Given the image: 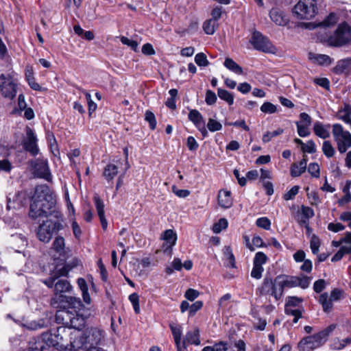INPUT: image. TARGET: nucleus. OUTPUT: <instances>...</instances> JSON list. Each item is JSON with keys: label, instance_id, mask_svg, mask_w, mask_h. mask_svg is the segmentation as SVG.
<instances>
[{"label": "nucleus", "instance_id": "473e14b6", "mask_svg": "<svg viewBox=\"0 0 351 351\" xmlns=\"http://www.w3.org/2000/svg\"><path fill=\"white\" fill-rule=\"evenodd\" d=\"M224 66L237 74H242V68L231 58H226L223 63Z\"/></svg>", "mask_w": 351, "mask_h": 351}, {"label": "nucleus", "instance_id": "c03bdc74", "mask_svg": "<svg viewBox=\"0 0 351 351\" xmlns=\"http://www.w3.org/2000/svg\"><path fill=\"white\" fill-rule=\"evenodd\" d=\"M284 130L282 128H278L276 130H274L273 132H267L263 136V142L265 143H268L269 141H271L272 138L282 134Z\"/></svg>", "mask_w": 351, "mask_h": 351}, {"label": "nucleus", "instance_id": "0eeeda50", "mask_svg": "<svg viewBox=\"0 0 351 351\" xmlns=\"http://www.w3.org/2000/svg\"><path fill=\"white\" fill-rule=\"evenodd\" d=\"M315 0H300L294 6L293 12L299 19L310 20L317 14Z\"/></svg>", "mask_w": 351, "mask_h": 351}, {"label": "nucleus", "instance_id": "a211bd4d", "mask_svg": "<svg viewBox=\"0 0 351 351\" xmlns=\"http://www.w3.org/2000/svg\"><path fill=\"white\" fill-rule=\"evenodd\" d=\"M269 17L271 20L279 26H285L289 23V18L280 9L273 8L269 12Z\"/></svg>", "mask_w": 351, "mask_h": 351}, {"label": "nucleus", "instance_id": "cd10ccee", "mask_svg": "<svg viewBox=\"0 0 351 351\" xmlns=\"http://www.w3.org/2000/svg\"><path fill=\"white\" fill-rule=\"evenodd\" d=\"M49 321L47 319H39L37 321H32L26 324H23V327H26L29 330H38L47 327Z\"/></svg>", "mask_w": 351, "mask_h": 351}, {"label": "nucleus", "instance_id": "a878e982", "mask_svg": "<svg viewBox=\"0 0 351 351\" xmlns=\"http://www.w3.org/2000/svg\"><path fill=\"white\" fill-rule=\"evenodd\" d=\"M218 202L221 207L229 208L232 205L231 193L228 191H220L218 195Z\"/></svg>", "mask_w": 351, "mask_h": 351}, {"label": "nucleus", "instance_id": "4c0bfd02", "mask_svg": "<svg viewBox=\"0 0 351 351\" xmlns=\"http://www.w3.org/2000/svg\"><path fill=\"white\" fill-rule=\"evenodd\" d=\"M228 220L225 218H221L217 223H214L213 231L215 233H219L223 230H225L228 227Z\"/></svg>", "mask_w": 351, "mask_h": 351}, {"label": "nucleus", "instance_id": "aec40b11", "mask_svg": "<svg viewBox=\"0 0 351 351\" xmlns=\"http://www.w3.org/2000/svg\"><path fill=\"white\" fill-rule=\"evenodd\" d=\"M59 302L62 304H67V308L73 309V313L80 312L81 308L84 306L80 298L73 296H64V298H62V299H61V300L59 301Z\"/></svg>", "mask_w": 351, "mask_h": 351}, {"label": "nucleus", "instance_id": "de8ad7c7", "mask_svg": "<svg viewBox=\"0 0 351 351\" xmlns=\"http://www.w3.org/2000/svg\"><path fill=\"white\" fill-rule=\"evenodd\" d=\"M145 119L149 123V128L154 130L156 126V120L154 114L151 111H146L145 114Z\"/></svg>", "mask_w": 351, "mask_h": 351}, {"label": "nucleus", "instance_id": "2f4dec72", "mask_svg": "<svg viewBox=\"0 0 351 351\" xmlns=\"http://www.w3.org/2000/svg\"><path fill=\"white\" fill-rule=\"evenodd\" d=\"M118 173V167L113 164L108 165L104 171V176L108 181L112 180Z\"/></svg>", "mask_w": 351, "mask_h": 351}, {"label": "nucleus", "instance_id": "8fccbe9b", "mask_svg": "<svg viewBox=\"0 0 351 351\" xmlns=\"http://www.w3.org/2000/svg\"><path fill=\"white\" fill-rule=\"evenodd\" d=\"M195 62L199 66H206L209 64L207 57L204 53H198L196 54Z\"/></svg>", "mask_w": 351, "mask_h": 351}, {"label": "nucleus", "instance_id": "72a5a7b5", "mask_svg": "<svg viewBox=\"0 0 351 351\" xmlns=\"http://www.w3.org/2000/svg\"><path fill=\"white\" fill-rule=\"evenodd\" d=\"M217 27V22L213 19L206 20L203 24V29L208 35H213Z\"/></svg>", "mask_w": 351, "mask_h": 351}, {"label": "nucleus", "instance_id": "7ed1b4c3", "mask_svg": "<svg viewBox=\"0 0 351 351\" xmlns=\"http://www.w3.org/2000/svg\"><path fill=\"white\" fill-rule=\"evenodd\" d=\"M70 337L69 330L64 326H59L42 334L43 340L48 346L55 347L60 350L73 351V350H71L70 343L69 344L68 338Z\"/></svg>", "mask_w": 351, "mask_h": 351}, {"label": "nucleus", "instance_id": "412c9836", "mask_svg": "<svg viewBox=\"0 0 351 351\" xmlns=\"http://www.w3.org/2000/svg\"><path fill=\"white\" fill-rule=\"evenodd\" d=\"M351 70V58H344L337 62L332 69L333 73L337 75L348 73Z\"/></svg>", "mask_w": 351, "mask_h": 351}, {"label": "nucleus", "instance_id": "680f3d73", "mask_svg": "<svg viewBox=\"0 0 351 351\" xmlns=\"http://www.w3.org/2000/svg\"><path fill=\"white\" fill-rule=\"evenodd\" d=\"M293 217L300 226L306 225L309 221V219H305V216L299 210L294 214Z\"/></svg>", "mask_w": 351, "mask_h": 351}, {"label": "nucleus", "instance_id": "bf43d9fd", "mask_svg": "<svg viewBox=\"0 0 351 351\" xmlns=\"http://www.w3.org/2000/svg\"><path fill=\"white\" fill-rule=\"evenodd\" d=\"M172 191L176 196L180 198H185L188 197L191 193L190 191L187 189H179L175 185L172 186Z\"/></svg>", "mask_w": 351, "mask_h": 351}, {"label": "nucleus", "instance_id": "a18cd8bd", "mask_svg": "<svg viewBox=\"0 0 351 351\" xmlns=\"http://www.w3.org/2000/svg\"><path fill=\"white\" fill-rule=\"evenodd\" d=\"M320 246V240L315 234H313L310 241V247L313 254H317Z\"/></svg>", "mask_w": 351, "mask_h": 351}, {"label": "nucleus", "instance_id": "7c9ffc66", "mask_svg": "<svg viewBox=\"0 0 351 351\" xmlns=\"http://www.w3.org/2000/svg\"><path fill=\"white\" fill-rule=\"evenodd\" d=\"M280 283L282 288L284 291L285 287H298V277L296 276H287L283 277L280 276Z\"/></svg>", "mask_w": 351, "mask_h": 351}, {"label": "nucleus", "instance_id": "2eb2a0df", "mask_svg": "<svg viewBox=\"0 0 351 351\" xmlns=\"http://www.w3.org/2000/svg\"><path fill=\"white\" fill-rule=\"evenodd\" d=\"M161 239L165 241L162 245L164 252L170 254L172 247L176 243V233L171 229L166 230L161 235Z\"/></svg>", "mask_w": 351, "mask_h": 351}, {"label": "nucleus", "instance_id": "ddd939ff", "mask_svg": "<svg viewBox=\"0 0 351 351\" xmlns=\"http://www.w3.org/2000/svg\"><path fill=\"white\" fill-rule=\"evenodd\" d=\"M324 342L322 337L317 333L303 338L298 343V348L300 351H310L319 347Z\"/></svg>", "mask_w": 351, "mask_h": 351}, {"label": "nucleus", "instance_id": "6ab92c4d", "mask_svg": "<svg viewBox=\"0 0 351 351\" xmlns=\"http://www.w3.org/2000/svg\"><path fill=\"white\" fill-rule=\"evenodd\" d=\"M34 75L35 73L32 66L27 65L25 71L26 82L32 90L36 91H42L43 88L36 82Z\"/></svg>", "mask_w": 351, "mask_h": 351}, {"label": "nucleus", "instance_id": "052dcab7", "mask_svg": "<svg viewBox=\"0 0 351 351\" xmlns=\"http://www.w3.org/2000/svg\"><path fill=\"white\" fill-rule=\"evenodd\" d=\"M302 302V299L295 297V296H289L287 299V302L285 306L289 307H295L299 306V304Z\"/></svg>", "mask_w": 351, "mask_h": 351}, {"label": "nucleus", "instance_id": "603ef678", "mask_svg": "<svg viewBox=\"0 0 351 351\" xmlns=\"http://www.w3.org/2000/svg\"><path fill=\"white\" fill-rule=\"evenodd\" d=\"M337 22V17L336 14L331 13L320 24L324 27H329L335 25Z\"/></svg>", "mask_w": 351, "mask_h": 351}, {"label": "nucleus", "instance_id": "423d86ee", "mask_svg": "<svg viewBox=\"0 0 351 351\" xmlns=\"http://www.w3.org/2000/svg\"><path fill=\"white\" fill-rule=\"evenodd\" d=\"M332 134L340 154L346 152L351 147V133L345 130L342 125H332Z\"/></svg>", "mask_w": 351, "mask_h": 351}, {"label": "nucleus", "instance_id": "f257e3e1", "mask_svg": "<svg viewBox=\"0 0 351 351\" xmlns=\"http://www.w3.org/2000/svg\"><path fill=\"white\" fill-rule=\"evenodd\" d=\"M55 205L56 199L50 188L47 184L38 185L31 199L29 217L33 219L47 217L36 230L38 240L45 243H48L54 234L64 228L60 213L52 210Z\"/></svg>", "mask_w": 351, "mask_h": 351}, {"label": "nucleus", "instance_id": "774afa93", "mask_svg": "<svg viewBox=\"0 0 351 351\" xmlns=\"http://www.w3.org/2000/svg\"><path fill=\"white\" fill-rule=\"evenodd\" d=\"M328 230L333 232H338L339 231L343 230L345 229V226L341 223H330L328 225Z\"/></svg>", "mask_w": 351, "mask_h": 351}, {"label": "nucleus", "instance_id": "49530a36", "mask_svg": "<svg viewBox=\"0 0 351 351\" xmlns=\"http://www.w3.org/2000/svg\"><path fill=\"white\" fill-rule=\"evenodd\" d=\"M267 261V256L262 252H258L255 254L253 265L263 266Z\"/></svg>", "mask_w": 351, "mask_h": 351}, {"label": "nucleus", "instance_id": "69168bd1", "mask_svg": "<svg viewBox=\"0 0 351 351\" xmlns=\"http://www.w3.org/2000/svg\"><path fill=\"white\" fill-rule=\"evenodd\" d=\"M217 101V96L215 93L210 90H208L206 93L205 101L208 105H213Z\"/></svg>", "mask_w": 351, "mask_h": 351}, {"label": "nucleus", "instance_id": "c85d7f7f", "mask_svg": "<svg viewBox=\"0 0 351 351\" xmlns=\"http://www.w3.org/2000/svg\"><path fill=\"white\" fill-rule=\"evenodd\" d=\"M189 119L193 123L196 128L202 125V124L205 123L202 114L197 110H190Z\"/></svg>", "mask_w": 351, "mask_h": 351}, {"label": "nucleus", "instance_id": "6e6552de", "mask_svg": "<svg viewBox=\"0 0 351 351\" xmlns=\"http://www.w3.org/2000/svg\"><path fill=\"white\" fill-rule=\"evenodd\" d=\"M351 40V29L343 23L338 26L336 31L328 38L329 43L335 47L342 46Z\"/></svg>", "mask_w": 351, "mask_h": 351}, {"label": "nucleus", "instance_id": "c756f323", "mask_svg": "<svg viewBox=\"0 0 351 351\" xmlns=\"http://www.w3.org/2000/svg\"><path fill=\"white\" fill-rule=\"evenodd\" d=\"M22 207V199L19 197V193L13 197V199L10 197L8 198L7 208L8 210L15 209L19 210Z\"/></svg>", "mask_w": 351, "mask_h": 351}, {"label": "nucleus", "instance_id": "dca6fc26", "mask_svg": "<svg viewBox=\"0 0 351 351\" xmlns=\"http://www.w3.org/2000/svg\"><path fill=\"white\" fill-rule=\"evenodd\" d=\"M73 314L74 313L73 311H71L64 306L63 308L57 311L56 313V321L58 324H63L62 326L67 328L69 324L72 322L71 320V318H73Z\"/></svg>", "mask_w": 351, "mask_h": 351}, {"label": "nucleus", "instance_id": "e433bc0d", "mask_svg": "<svg viewBox=\"0 0 351 351\" xmlns=\"http://www.w3.org/2000/svg\"><path fill=\"white\" fill-rule=\"evenodd\" d=\"M65 246L64 239L62 237H57L52 244V248L57 252L61 253L64 251Z\"/></svg>", "mask_w": 351, "mask_h": 351}, {"label": "nucleus", "instance_id": "f03ea898", "mask_svg": "<svg viewBox=\"0 0 351 351\" xmlns=\"http://www.w3.org/2000/svg\"><path fill=\"white\" fill-rule=\"evenodd\" d=\"M71 269V267L66 265L53 274L49 279L44 281V283L48 287H54L55 297L53 300L57 302L60 301L64 296H66V293H70L72 290V286L70 282L67 280L60 278L61 276H66Z\"/></svg>", "mask_w": 351, "mask_h": 351}, {"label": "nucleus", "instance_id": "393cba45", "mask_svg": "<svg viewBox=\"0 0 351 351\" xmlns=\"http://www.w3.org/2000/svg\"><path fill=\"white\" fill-rule=\"evenodd\" d=\"M170 329L173 336L174 341L176 346L177 351H183V348L181 346L182 339V328L180 326L171 324H169Z\"/></svg>", "mask_w": 351, "mask_h": 351}, {"label": "nucleus", "instance_id": "09e8293b", "mask_svg": "<svg viewBox=\"0 0 351 351\" xmlns=\"http://www.w3.org/2000/svg\"><path fill=\"white\" fill-rule=\"evenodd\" d=\"M261 110L267 114H273L277 111V107L271 102H265L261 107Z\"/></svg>", "mask_w": 351, "mask_h": 351}, {"label": "nucleus", "instance_id": "58836bf2", "mask_svg": "<svg viewBox=\"0 0 351 351\" xmlns=\"http://www.w3.org/2000/svg\"><path fill=\"white\" fill-rule=\"evenodd\" d=\"M95 205L99 217H102L104 215V204L103 200L98 195H95L93 197Z\"/></svg>", "mask_w": 351, "mask_h": 351}, {"label": "nucleus", "instance_id": "bb28decb", "mask_svg": "<svg viewBox=\"0 0 351 351\" xmlns=\"http://www.w3.org/2000/svg\"><path fill=\"white\" fill-rule=\"evenodd\" d=\"M337 118L347 124L351 123V106L345 104L344 106L340 108L337 112Z\"/></svg>", "mask_w": 351, "mask_h": 351}, {"label": "nucleus", "instance_id": "13d9d810", "mask_svg": "<svg viewBox=\"0 0 351 351\" xmlns=\"http://www.w3.org/2000/svg\"><path fill=\"white\" fill-rule=\"evenodd\" d=\"M303 152H307L309 154H313L316 152L315 143L313 141L310 140L307 141L306 144H304L302 147H301Z\"/></svg>", "mask_w": 351, "mask_h": 351}, {"label": "nucleus", "instance_id": "f704fd0d", "mask_svg": "<svg viewBox=\"0 0 351 351\" xmlns=\"http://www.w3.org/2000/svg\"><path fill=\"white\" fill-rule=\"evenodd\" d=\"M322 150L327 158L332 157L335 154V147L330 141H324L322 144Z\"/></svg>", "mask_w": 351, "mask_h": 351}, {"label": "nucleus", "instance_id": "4468645a", "mask_svg": "<svg viewBox=\"0 0 351 351\" xmlns=\"http://www.w3.org/2000/svg\"><path fill=\"white\" fill-rule=\"evenodd\" d=\"M250 43L254 49L264 52H268L271 47L268 39L258 32H254L253 33Z\"/></svg>", "mask_w": 351, "mask_h": 351}, {"label": "nucleus", "instance_id": "f3484780", "mask_svg": "<svg viewBox=\"0 0 351 351\" xmlns=\"http://www.w3.org/2000/svg\"><path fill=\"white\" fill-rule=\"evenodd\" d=\"M199 346L200 344L199 331L197 328L188 331L181 343L183 351L186 348L187 345Z\"/></svg>", "mask_w": 351, "mask_h": 351}, {"label": "nucleus", "instance_id": "3c124183", "mask_svg": "<svg viewBox=\"0 0 351 351\" xmlns=\"http://www.w3.org/2000/svg\"><path fill=\"white\" fill-rule=\"evenodd\" d=\"M298 133L301 137H306L310 134L308 129L309 125H304L300 122H296Z\"/></svg>", "mask_w": 351, "mask_h": 351}, {"label": "nucleus", "instance_id": "b1692460", "mask_svg": "<svg viewBox=\"0 0 351 351\" xmlns=\"http://www.w3.org/2000/svg\"><path fill=\"white\" fill-rule=\"evenodd\" d=\"M309 59L314 63L319 65H330L332 62V59L325 54H317L314 53H308Z\"/></svg>", "mask_w": 351, "mask_h": 351}, {"label": "nucleus", "instance_id": "37998d69", "mask_svg": "<svg viewBox=\"0 0 351 351\" xmlns=\"http://www.w3.org/2000/svg\"><path fill=\"white\" fill-rule=\"evenodd\" d=\"M14 139L15 142L12 145L11 149L15 150L16 154H20L21 152V146L22 145V134L20 132H16L14 134Z\"/></svg>", "mask_w": 351, "mask_h": 351}, {"label": "nucleus", "instance_id": "338daca9", "mask_svg": "<svg viewBox=\"0 0 351 351\" xmlns=\"http://www.w3.org/2000/svg\"><path fill=\"white\" fill-rule=\"evenodd\" d=\"M308 171L313 177H319V167L317 163H311L308 165Z\"/></svg>", "mask_w": 351, "mask_h": 351}, {"label": "nucleus", "instance_id": "20e7f679", "mask_svg": "<svg viewBox=\"0 0 351 351\" xmlns=\"http://www.w3.org/2000/svg\"><path fill=\"white\" fill-rule=\"evenodd\" d=\"M27 169L34 178L44 179L49 182H52V175L48 160L41 154L38 158L33 157L27 162Z\"/></svg>", "mask_w": 351, "mask_h": 351}, {"label": "nucleus", "instance_id": "5fc2aeb1", "mask_svg": "<svg viewBox=\"0 0 351 351\" xmlns=\"http://www.w3.org/2000/svg\"><path fill=\"white\" fill-rule=\"evenodd\" d=\"M256 224L258 227L265 230H269L271 227V221L267 217H260L256 221Z\"/></svg>", "mask_w": 351, "mask_h": 351}, {"label": "nucleus", "instance_id": "9b49d317", "mask_svg": "<svg viewBox=\"0 0 351 351\" xmlns=\"http://www.w3.org/2000/svg\"><path fill=\"white\" fill-rule=\"evenodd\" d=\"M71 322H72L69 324L66 329L69 330V335L71 336L69 341H73V339H76L77 337H80V335L82 333L81 330L85 326V317L82 314H80V312H75Z\"/></svg>", "mask_w": 351, "mask_h": 351}, {"label": "nucleus", "instance_id": "9d476101", "mask_svg": "<svg viewBox=\"0 0 351 351\" xmlns=\"http://www.w3.org/2000/svg\"><path fill=\"white\" fill-rule=\"evenodd\" d=\"M17 84L10 75H0V92L5 98L12 99L16 94Z\"/></svg>", "mask_w": 351, "mask_h": 351}, {"label": "nucleus", "instance_id": "4be33fe9", "mask_svg": "<svg viewBox=\"0 0 351 351\" xmlns=\"http://www.w3.org/2000/svg\"><path fill=\"white\" fill-rule=\"evenodd\" d=\"M332 125L330 124L324 125L322 123L317 121L313 125V132L316 136L321 138L326 139L330 136V128Z\"/></svg>", "mask_w": 351, "mask_h": 351}, {"label": "nucleus", "instance_id": "6e6d98bb", "mask_svg": "<svg viewBox=\"0 0 351 351\" xmlns=\"http://www.w3.org/2000/svg\"><path fill=\"white\" fill-rule=\"evenodd\" d=\"M120 39L123 45H128L134 51H137L138 44L136 41L130 40L125 36H121Z\"/></svg>", "mask_w": 351, "mask_h": 351}, {"label": "nucleus", "instance_id": "f8f14e48", "mask_svg": "<svg viewBox=\"0 0 351 351\" xmlns=\"http://www.w3.org/2000/svg\"><path fill=\"white\" fill-rule=\"evenodd\" d=\"M343 291L338 289H333L330 296H328L327 293H322L319 298V302L322 304L323 311L326 313L331 312L332 309V302L340 300Z\"/></svg>", "mask_w": 351, "mask_h": 351}, {"label": "nucleus", "instance_id": "79ce46f5", "mask_svg": "<svg viewBox=\"0 0 351 351\" xmlns=\"http://www.w3.org/2000/svg\"><path fill=\"white\" fill-rule=\"evenodd\" d=\"M224 255L229 261V267L232 268L236 267L235 258L230 246H226L224 248Z\"/></svg>", "mask_w": 351, "mask_h": 351}, {"label": "nucleus", "instance_id": "4d7b16f0", "mask_svg": "<svg viewBox=\"0 0 351 351\" xmlns=\"http://www.w3.org/2000/svg\"><path fill=\"white\" fill-rule=\"evenodd\" d=\"M336 324H330L317 334L320 337H322L323 341H325L328 335L336 328Z\"/></svg>", "mask_w": 351, "mask_h": 351}, {"label": "nucleus", "instance_id": "5701e85b", "mask_svg": "<svg viewBox=\"0 0 351 351\" xmlns=\"http://www.w3.org/2000/svg\"><path fill=\"white\" fill-rule=\"evenodd\" d=\"M307 156H304L299 164L293 163L291 167V175L293 177H298L306 169Z\"/></svg>", "mask_w": 351, "mask_h": 351}, {"label": "nucleus", "instance_id": "1a4fd4ad", "mask_svg": "<svg viewBox=\"0 0 351 351\" xmlns=\"http://www.w3.org/2000/svg\"><path fill=\"white\" fill-rule=\"evenodd\" d=\"M38 141L37 135L34 130L27 126L25 128V136H23V151L29 154L32 157L38 156L40 152Z\"/></svg>", "mask_w": 351, "mask_h": 351}, {"label": "nucleus", "instance_id": "e2e57ef3", "mask_svg": "<svg viewBox=\"0 0 351 351\" xmlns=\"http://www.w3.org/2000/svg\"><path fill=\"white\" fill-rule=\"evenodd\" d=\"M300 187L298 186H293L289 191L284 194L283 198L285 200L293 199L298 193Z\"/></svg>", "mask_w": 351, "mask_h": 351}, {"label": "nucleus", "instance_id": "c9c22d12", "mask_svg": "<svg viewBox=\"0 0 351 351\" xmlns=\"http://www.w3.org/2000/svg\"><path fill=\"white\" fill-rule=\"evenodd\" d=\"M217 95L221 99L226 101L229 105L233 104L234 97L228 90L222 88H218Z\"/></svg>", "mask_w": 351, "mask_h": 351}, {"label": "nucleus", "instance_id": "0e129e2a", "mask_svg": "<svg viewBox=\"0 0 351 351\" xmlns=\"http://www.w3.org/2000/svg\"><path fill=\"white\" fill-rule=\"evenodd\" d=\"M264 271L263 266L253 265V268L251 271V276L256 279H260L262 277V274Z\"/></svg>", "mask_w": 351, "mask_h": 351}, {"label": "nucleus", "instance_id": "39448f33", "mask_svg": "<svg viewBox=\"0 0 351 351\" xmlns=\"http://www.w3.org/2000/svg\"><path fill=\"white\" fill-rule=\"evenodd\" d=\"M283 293L282 284L280 283V276H277L274 280L271 278H265L261 286L256 289L258 295H269L273 296L276 301L281 299Z\"/></svg>", "mask_w": 351, "mask_h": 351}, {"label": "nucleus", "instance_id": "ea45409f", "mask_svg": "<svg viewBox=\"0 0 351 351\" xmlns=\"http://www.w3.org/2000/svg\"><path fill=\"white\" fill-rule=\"evenodd\" d=\"M227 344L223 341L215 343L213 346H206L202 351H227Z\"/></svg>", "mask_w": 351, "mask_h": 351}, {"label": "nucleus", "instance_id": "864d4df0", "mask_svg": "<svg viewBox=\"0 0 351 351\" xmlns=\"http://www.w3.org/2000/svg\"><path fill=\"white\" fill-rule=\"evenodd\" d=\"M207 127L210 132H216L221 130L222 125L217 121L210 118L208 119Z\"/></svg>", "mask_w": 351, "mask_h": 351}, {"label": "nucleus", "instance_id": "a19ab883", "mask_svg": "<svg viewBox=\"0 0 351 351\" xmlns=\"http://www.w3.org/2000/svg\"><path fill=\"white\" fill-rule=\"evenodd\" d=\"M285 311L287 315L294 317L293 322L297 323L298 319L302 317V311L300 309H293L291 307L285 306Z\"/></svg>", "mask_w": 351, "mask_h": 351}]
</instances>
